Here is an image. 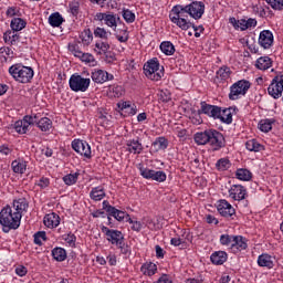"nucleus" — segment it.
Masks as SVG:
<instances>
[{
	"instance_id": "nucleus-1",
	"label": "nucleus",
	"mask_w": 283,
	"mask_h": 283,
	"mask_svg": "<svg viewBox=\"0 0 283 283\" xmlns=\"http://www.w3.org/2000/svg\"><path fill=\"white\" fill-rule=\"evenodd\" d=\"M193 140L198 145H210L212 151H220L227 147V139L224 135L216 129H206L203 132L196 133Z\"/></svg>"
},
{
	"instance_id": "nucleus-2",
	"label": "nucleus",
	"mask_w": 283,
	"mask_h": 283,
	"mask_svg": "<svg viewBox=\"0 0 283 283\" xmlns=\"http://www.w3.org/2000/svg\"><path fill=\"white\" fill-rule=\"evenodd\" d=\"M21 218H23L21 212L14 211L12 207L7 205L1 210L2 231L4 233H10L11 229L17 230L19 227H21Z\"/></svg>"
},
{
	"instance_id": "nucleus-3",
	"label": "nucleus",
	"mask_w": 283,
	"mask_h": 283,
	"mask_svg": "<svg viewBox=\"0 0 283 283\" xmlns=\"http://www.w3.org/2000/svg\"><path fill=\"white\" fill-rule=\"evenodd\" d=\"M188 18L189 9L182 4L175 6L169 14L170 21L180 28V30H189L191 28V21L187 20Z\"/></svg>"
},
{
	"instance_id": "nucleus-4",
	"label": "nucleus",
	"mask_w": 283,
	"mask_h": 283,
	"mask_svg": "<svg viewBox=\"0 0 283 283\" xmlns=\"http://www.w3.org/2000/svg\"><path fill=\"white\" fill-rule=\"evenodd\" d=\"M102 231L106 235L107 241L114 247H117L123 255H129V253H132L129 245L125 243V235L122 231L109 229L107 227H102Z\"/></svg>"
},
{
	"instance_id": "nucleus-5",
	"label": "nucleus",
	"mask_w": 283,
	"mask_h": 283,
	"mask_svg": "<svg viewBox=\"0 0 283 283\" xmlns=\"http://www.w3.org/2000/svg\"><path fill=\"white\" fill-rule=\"evenodd\" d=\"M9 74L18 83H30L34 78V70L31 66H25L21 63L13 64L9 67Z\"/></svg>"
},
{
	"instance_id": "nucleus-6",
	"label": "nucleus",
	"mask_w": 283,
	"mask_h": 283,
	"mask_svg": "<svg viewBox=\"0 0 283 283\" xmlns=\"http://www.w3.org/2000/svg\"><path fill=\"white\" fill-rule=\"evenodd\" d=\"M102 205L104 211H106L108 216V222L112 220V218H115V220L118 222L126 220V222H129V224H134L135 221L132 219V217H129V214H127V212L116 209V207L109 205V201L104 200Z\"/></svg>"
},
{
	"instance_id": "nucleus-7",
	"label": "nucleus",
	"mask_w": 283,
	"mask_h": 283,
	"mask_svg": "<svg viewBox=\"0 0 283 283\" xmlns=\"http://www.w3.org/2000/svg\"><path fill=\"white\" fill-rule=\"evenodd\" d=\"M160 63L158 59H153L144 65V73L150 81H160L165 76V72L160 70Z\"/></svg>"
},
{
	"instance_id": "nucleus-8",
	"label": "nucleus",
	"mask_w": 283,
	"mask_h": 283,
	"mask_svg": "<svg viewBox=\"0 0 283 283\" xmlns=\"http://www.w3.org/2000/svg\"><path fill=\"white\" fill-rule=\"evenodd\" d=\"M91 83L92 80L83 77L78 74L71 75L69 80V85L72 92H87Z\"/></svg>"
},
{
	"instance_id": "nucleus-9",
	"label": "nucleus",
	"mask_w": 283,
	"mask_h": 283,
	"mask_svg": "<svg viewBox=\"0 0 283 283\" xmlns=\"http://www.w3.org/2000/svg\"><path fill=\"white\" fill-rule=\"evenodd\" d=\"M251 87V82L247 80H240L230 87L229 98L230 101H238L240 96H244Z\"/></svg>"
},
{
	"instance_id": "nucleus-10",
	"label": "nucleus",
	"mask_w": 283,
	"mask_h": 283,
	"mask_svg": "<svg viewBox=\"0 0 283 283\" xmlns=\"http://www.w3.org/2000/svg\"><path fill=\"white\" fill-rule=\"evenodd\" d=\"M140 176L146 178V180H155L156 182H165L167 180V174L163 170H153L149 168L140 167L139 168Z\"/></svg>"
},
{
	"instance_id": "nucleus-11",
	"label": "nucleus",
	"mask_w": 283,
	"mask_h": 283,
	"mask_svg": "<svg viewBox=\"0 0 283 283\" xmlns=\"http://www.w3.org/2000/svg\"><path fill=\"white\" fill-rule=\"evenodd\" d=\"M283 92V75H276L268 87V94L272 98H280Z\"/></svg>"
},
{
	"instance_id": "nucleus-12",
	"label": "nucleus",
	"mask_w": 283,
	"mask_h": 283,
	"mask_svg": "<svg viewBox=\"0 0 283 283\" xmlns=\"http://www.w3.org/2000/svg\"><path fill=\"white\" fill-rule=\"evenodd\" d=\"M95 21H104V24L107 25V28L116 30V28H118V21H120V18L118 14L99 12L95 14Z\"/></svg>"
},
{
	"instance_id": "nucleus-13",
	"label": "nucleus",
	"mask_w": 283,
	"mask_h": 283,
	"mask_svg": "<svg viewBox=\"0 0 283 283\" xmlns=\"http://www.w3.org/2000/svg\"><path fill=\"white\" fill-rule=\"evenodd\" d=\"M72 149L80 154V156H84V158H92V147L85 140L75 139L72 142Z\"/></svg>"
},
{
	"instance_id": "nucleus-14",
	"label": "nucleus",
	"mask_w": 283,
	"mask_h": 283,
	"mask_svg": "<svg viewBox=\"0 0 283 283\" xmlns=\"http://www.w3.org/2000/svg\"><path fill=\"white\" fill-rule=\"evenodd\" d=\"M188 13L191 19H202V14H205V2L202 1H192L190 4H187Z\"/></svg>"
},
{
	"instance_id": "nucleus-15",
	"label": "nucleus",
	"mask_w": 283,
	"mask_h": 283,
	"mask_svg": "<svg viewBox=\"0 0 283 283\" xmlns=\"http://www.w3.org/2000/svg\"><path fill=\"white\" fill-rule=\"evenodd\" d=\"M201 108L198 111V114H206V116H209L210 118H213L214 120H218L220 116V106L210 105L207 104V102L200 103Z\"/></svg>"
},
{
	"instance_id": "nucleus-16",
	"label": "nucleus",
	"mask_w": 283,
	"mask_h": 283,
	"mask_svg": "<svg viewBox=\"0 0 283 283\" xmlns=\"http://www.w3.org/2000/svg\"><path fill=\"white\" fill-rule=\"evenodd\" d=\"M69 50L73 53V56H76V59H80L83 63H94L95 61L94 55L84 53L76 44H70Z\"/></svg>"
},
{
	"instance_id": "nucleus-17",
	"label": "nucleus",
	"mask_w": 283,
	"mask_h": 283,
	"mask_svg": "<svg viewBox=\"0 0 283 283\" xmlns=\"http://www.w3.org/2000/svg\"><path fill=\"white\" fill-rule=\"evenodd\" d=\"M217 209L223 218H232V216H235V209L224 199L219 200Z\"/></svg>"
},
{
	"instance_id": "nucleus-18",
	"label": "nucleus",
	"mask_w": 283,
	"mask_h": 283,
	"mask_svg": "<svg viewBox=\"0 0 283 283\" xmlns=\"http://www.w3.org/2000/svg\"><path fill=\"white\" fill-rule=\"evenodd\" d=\"M229 197L238 202H240V200H247V188L242 185H233L229 189Z\"/></svg>"
},
{
	"instance_id": "nucleus-19",
	"label": "nucleus",
	"mask_w": 283,
	"mask_h": 283,
	"mask_svg": "<svg viewBox=\"0 0 283 283\" xmlns=\"http://www.w3.org/2000/svg\"><path fill=\"white\" fill-rule=\"evenodd\" d=\"M92 81L94 83H107V81H114V75L108 74L107 71H103V70H95L92 73Z\"/></svg>"
},
{
	"instance_id": "nucleus-20",
	"label": "nucleus",
	"mask_w": 283,
	"mask_h": 283,
	"mask_svg": "<svg viewBox=\"0 0 283 283\" xmlns=\"http://www.w3.org/2000/svg\"><path fill=\"white\" fill-rule=\"evenodd\" d=\"M259 44L261 48H264V50H269L271 45H273V33L269 30H264L259 35Z\"/></svg>"
},
{
	"instance_id": "nucleus-21",
	"label": "nucleus",
	"mask_w": 283,
	"mask_h": 283,
	"mask_svg": "<svg viewBox=\"0 0 283 283\" xmlns=\"http://www.w3.org/2000/svg\"><path fill=\"white\" fill-rule=\"evenodd\" d=\"M249 245L247 244V239L242 235H234V240L232 241L231 250L233 253H238V251H244Z\"/></svg>"
},
{
	"instance_id": "nucleus-22",
	"label": "nucleus",
	"mask_w": 283,
	"mask_h": 283,
	"mask_svg": "<svg viewBox=\"0 0 283 283\" xmlns=\"http://www.w3.org/2000/svg\"><path fill=\"white\" fill-rule=\"evenodd\" d=\"M44 226L49 229H55L59 224H61V217L59 214L52 212L44 217Z\"/></svg>"
},
{
	"instance_id": "nucleus-23",
	"label": "nucleus",
	"mask_w": 283,
	"mask_h": 283,
	"mask_svg": "<svg viewBox=\"0 0 283 283\" xmlns=\"http://www.w3.org/2000/svg\"><path fill=\"white\" fill-rule=\"evenodd\" d=\"M126 147L129 154H142L143 151V144L138 139H128Z\"/></svg>"
},
{
	"instance_id": "nucleus-24",
	"label": "nucleus",
	"mask_w": 283,
	"mask_h": 283,
	"mask_svg": "<svg viewBox=\"0 0 283 283\" xmlns=\"http://www.w3.org/2000/svg\"><path fill=\"white\" fill-rule=\"evenodd\" d=\"M259 266H265L266 269H273V256L268 253H263L258 258Z\"/></svg>"
},
{
	"instance_id": "nucleus-25",
	"label": "nucleus",
	"mask_w": 283,
	"mask_h": 283,
	"mask_svg": "<svg viewBox=\"0 0 283 283\" xmlns=\"http://www.w3.org/2000/svg\"><path fill=\"white\" fill-rule=\"evenodd\" d=\"M210 260H211L212 264L220 265L223 262H227L228 254L224 251H217L211 254Z\"/></svg>"
},
{
	"instance_id": "nucleus-26",
	"label": "nucleus",
	"mask_w": 283,
	"mask_h": 283,
	"mask_svg": "<svg viewBox=\"0 0 283 283\" xmlns=\"http://www.w3.org/2000/svg\"><path fill=\"white\" fill-rule=\"evenodd\" d=\"M218 120L226 123V125H231L233 123V115L231 114V108H220V116Z\"/></svg>"
},
{
	"instance_id": "nucleus-27",
	"label": "nucleus",
	"mask_w": 283,
	"mask_h": 283,
	"mask_svg": "<svg viewBox=\"0 0 283 283\" xmlns=\"http://www.w3.org/2000/svg\"><path fill=\"white\" fill-rule=\"evenodd\" d=\"M91 200L98 202L105 198V189L103 187H95L90 192Z\"/></svg>"
},
{
	"instance_id": "nucleus-28",
	"label": "nucleus",
	"mask_w": 283,
	"mask_h": 283,
	"mask_svg": "<svg viewBox=\"0 0 283 283\" xmlns=\"http://www.w3.org/2000/svg\"><path fill=\"white\" fill-rule=\"evenodd\" d=\"M273 65V61L269 56H261L255 62V67L258 70H269Z\"/></svg>"
},
{
	"instance_id": "nucleus-29",
	"label": "nucleus",
	"mask_w": 283,
	"mask_h": 283,
	"mask_svg": "<svg viewBox=\"0 0 283 283\" xmlns=\"http://www.w3.org/2000/svg\"><path fill=\"white\" fill-rule=\"evenodd\" d=\"M64 21L63 15L59 12H54L49 17V23L52 28H61Z\"/></svg>"
},
{
	"instance_id": "nucleus-30",
	"label": "nucleus",
	"mask_w": 283,
	"mask_h": 283,
	"mask_svg": "<svg viewBox=\"0 0 283 283\" xmlns=\"http://www.w3.org/2000/svg\"><path fill=\"white\" fill-rule=\"evenodd\" d=\"M18 31H7L3 34V41L7 43V45H12L19 41V34L17 33Z\"/></svg>"
},
{
	"instance_id": "nucleus-31",
	"label": "nucleus",
	"mask_w": 283,
	"mask_h": 283,
	"mask_svg": "<svg viewBox=\"0 0 283 283\" xmlns=\"http://www.w3.org/2000/svg\"><path fill=\"white\" fill-rule=\"evenodd\" d=\"M245 148L248 149V151L258 153V151H263L264 146L255 139H250L245 143Z\"/></svg>"
},
{
	"instance_id": "nucleus-32",
	"label": "nucleus",
	"mask_w": 283,
	"mask_h": 283,
	"mask_svg": "<svg viewBox=\"0 0 283 283\" xmlns=\"http://www.w3.org/2000/svg\"><path fill=\"white\" fill-rule=\"evenodd\" d=\"M52 255L56 260V262H65L67 259V252L63 248H54L52 250Z\"/></svg>"
},
{
	"instance_id": "nucleus-33",
	"label": "nucleus",
	"mask_w": 283,
	"mask_h": 283,
	"mask_svg": "<svg viewBox=\"0 0 283 283\" xmlns=\"http://www.w3.org/2000/svg\"><path fill=\"white\" fill-rule=\"evenodd\" d=\"M156 271H158L156 263H145L142 266V273H144V275H148L149 277H151V275H156Z\"/></svg>"
},
{
	"instance_id": "nucleus-34",
	"label": "nucleus",
	"mask_w": 283,
	"mask_h": 283,
	"mask_svg": "<svg viewBox=\"0 0 283 283\" xmlns=\"http://www.w3.org/2000/svg\"><path fill=\"white\" fill-rule=\"evenodd\" d=\"M13 211H18L19 213L25 211L28 209V201L24 198H20L13 201V206L11 207Z\"/></svg>"
},
{
	"instance_id": "nucleus-35",
	"label": "nucleus",
	"mask_w": 283,
	"mask_h": 283,
	"mask_svg": "<svg viewBox=\"0 0 283 283\" xmlns=\"http://www.w3.org/2000/svg\"><path fill=\"white\" fill-rule=\"evenodd\" d=\"M160 50L164 54H166V56H171L176 52L174 43L169 41L161 42Z\"/></svg>"
},
{
	"instance_id": "nucleus-36",
	"label": "nucleus",
	"mask_w": 283,
	"mask_h": 283,
	"mask_svg": "<svg viewBox=\"0 0 283 283\" xmlns=\"http://www.w3.org/2000/svg\"><path fill=\"white\" fill-rule=\"evenodd\" d=\"M36 127H39L41 132H50V128L52 127V120L49 117L39 118Z\"/></svg>"
},
{
	"instance_id": "nucleus-37",
	"label": "nucleus",
	"mask_w": 283,
	"mask_h": 283,
	"mask_svg": "<svg viewBox=\"0 0 283 283\" xmlns=\"http://www.w3.org/2000/svg\"><path fill=\"white\" fill-rule=\"evenodd\" d=\"M27 22L25 20L21 19V18H13L11 20V29L14 32H21V30H23V28H25Z\"/></svg>"
},
{
	"instance_id": "nucleus-38",
	"label": "nucleus",
	"mask_w": 283,
	"mask_h": 283,
	"mask_svg": "<svg viewBox=\"0 0 283 283\" xmlns=\"http://www.w3.org/2000/svg\"><path fill=\"white\" fill-rule=\"evenodd\" d=\"M229 23H231L234 30H241V32H244V30H247L245 19L237 20L235 18H230Z\"/></svg>"
},
{
	"instance_id": "nucleus-39",
	"label": "nucleus",
	"mask_w": 283,
	"mask_h": 283,
	"mask_svg": "<svg viewBox=\"0 0 283 283\" xmlns=\"http://www.w3.org/2000/svg\"><path fill=\"white\" fill-rule=\"evenodd\" d=\"M114 31L115 36L119 43H127V41H129V33L127 32V29H115Z\"/></svg>"
},
{
	"instance_id": "nucleus-40",
	"label": "nucleus",
	"mask_w": 283,
	"mask_h": 283,
	"mask_svg": "<svg viewBox=\"0 0 283 283\" xmlns=\"http://www.w3.org/2000/svg\"><path fill=\"white\" fill-rule=\"evenodd\" d=\"M231 77V69L229 66H221L217 71V78H220L221 81H227Z\"/></svg>"
},
{
	"instance_id": "nucleus-41",
	"label": "nucleus",
	"mask_w": 283,
	"mask_h": 283,
	"mask_svg": "<svg viewBox=\"0 0 283 283\" xmlns=\"http://www.w3.org/2000/svg\"><path fill=\"white\" fill-rule=\"evenodd\" d=\"M80 39L84 45H90L94 39V35L90 29H86L81 33Z\"/></svg>"
},
{
	"instance_id": "nucleus-42",
	"label": "nucleus",
	"mask_w": 283,
	"mask_h": 283,
	"mask_svg": "<svg viewBox=\"0 0 283 283\" xmlns=\"http://www.w3.org/2000/svg\"><path fill=\"white\" fill-rule=\"evenodd\" d=\"M12 169L14 174H25V169H28V165L25 161H12Z\"/></svg>"
},
{
	"instance_id": "nucleus-43",
	"label": "nucleus",
	"mask_w": 283,
	"mask_h": 283,
	"mask_svg": "<svg viewBox=\"0 0 283 283\" xmlns=\"http://www.w3.org/2000/svg\"><path fill=\"white\" fill-rule=\"evenodd\" d=\"M259 129L268 134V132H271V129H273V122H271V119H261L259 122Z\"/></svg>"
},
{
	"instance_id": "nucleus-44",
	"label": "nucleus",
	"mask_w": 283,
	"mask_h": 283,
	"mask_svg": "<svg viewBox=\"0 0 283 283\" xmlns=\"http://www.w3.org/2000/svg\"><path fill=\"white\" fill-rule=\"evenodd\" d=\"M234 240L235 235L222 234L220 237V244H222L223 247H230V249H232Z\"/></svg>"
},
{
	"instance_id": "nucleus-45",
	"label": "nucleus",
	"mask_w": 283,
	"mask_h": 283,
	"mask_svg": "<svg viewBox=\"0 0 283 283\" xmlns=\"http://www.w3.org/2000/svg\"><path fill=\"white\" fill-rule=\"evenodd\" d=\"M235 176L238 180L249 181L251 179V171H249L248 169L241 168L237 170Z\"/></svg>"
},
{
	"instance_id": "nucleus-46",
	"label": "nucleus",
	"mask_w": 283,
	"mask_h": 283,
	"mask_svg": "<svg viewBox=\"0 0 283 283\" xmlns=\"http://www.w3.org/2000/svg\"><path fill=\"white\" fill-rule=\"evenodd\" d=\"M14 129L18 134H28V124H25V119H21L15 122Z\"/></svg>"
},
{
	"instance_id": "nucleus-47",
	"label": "nucleus",
	"mask_w": 283,
	"mask_h": 283,
	"mask_svg": "<svg viewBox=\"0 0 283 283\" xmlns=\"http://www.w3.org/2000/svg\"><path fill=\"white\" fill-rule=\"evenodd\" d=\"M216 167L219 171H227L231 167V161L227 158H221L217 161Z\"/></svg>"
},
{
	"instance_id": "nucleus-48",
	"label": "nucleus",
	"mask_w": 283,
	"mask_h": 283,
	"mask_svg": "<svg viewBox=\"0 0 283 283\" xmlns=\"http://www.w3.org/2000/svg\"><path fill=\"white\" fill-rule=\"evenodd\" d=\"M39 118H40L39 114L27 115L23 117L28 128H30V125H38Z\"/></svg>"
},
{
	"instance_id": "nucleus-49",
	"label": "nucleus",
	"mask_w": 283,
	"mask_h": 283,
	"mask_svg": "<svg viewBox=\"0 0 283 283\" xmlns=\"http://www.w3.org/2000/svg\"><path fill=\"white\" fill-rule=\"evenodd\" d=\"M123 19L126 21V23H134V21H136V14L129 9H125L123 11Z\"/></svg>"
},
{
	"instance_id": "nucleus-50",
	"label": "nucleus",
	"mask_w": 283,
	"mask_h": 283,
	"mask_svg": "<svg viewBox=\"0 0 283 283\" xmlns=\"http://www.w3.org/2000/svg\"><path fill=\"white\" fill-rule=\"evenodd\" d=\"M77 180H78V174H70L63 177V181L67 186L76 185Z\"/></svg>"
},
{
	"instance_id": "nucleus-51",
	"label": "nucleus",
	"mask_w": 283,
	"mask_h": 283,
	"mask_svg": "<svg viewBox=\"0 0 283 283\" xmlns=\"http://www.w3.org/2000/svg\"><path fill=\"white\" fill-rule=\"evenodd\" d=\"M94 36H96L97 39H105V40H107L109 34L107 33V31L104 28L97 27L94 30Z\"/></svg>"
},
{
	"instance_id": "nucleus-52",
	"label": "nucleus",
	"mask_w": 283,
	"mask_h": 283,
	"mask_svg": "<svg viewBox=\"0 0 283 283\" xmlns=\"http://www.w3.org/2000/svg\"><path fill=\"white\" fill-rule=\"evenodd\" d=\"M95 48L99 50V54H107L109 52V43L107 42H96Z\"/></svg>"
},
{
	"instance_id": "nucleus-53",
	"label": "nucleus",
	"mask_w": 283,
	"mask_h": 283,
	"mask_svg": "<svg viewBox=\"0 0 283 283\" xmlns=\"http://www.w3.org/2000/svg\"><path fill=\"white\" fill-rule=\"evenodd\" d=\"M158 98L161 103H169L171 101V93L169 91H160L158 93Z\"/></svg>"
},
{
	"instance_id": "nucleus-54",
	"label": "nucleus",
	"mask_w": 283,
	"mask_h": 283,
	"mask_svg": "<svg viewBox=\"0 0 283 283\" xmlns=\"http://www.w3.org/2000/svg\"><path fill=\"white\" fill-rule=\"evenodd\" d=\"M273 10H283V0H265Z\"/></svg>"
},
{
	"instance_id": "nucleus-55",
	"label": "nucleus",
	"mask_w": 283,
	"mask_h": 283,
	"mask_svg": "<svg viewBox=\"0 0 283 283\" xmlns=\"http://www.w3.org/2000/svg\"><path fill=\"white\" fill-rule=\"evenodd\" d=\"M154 145H157L158 149H167L169 143L165 137H159L154 142Z\"/></svg>"
},
{
	"instance_id": "nucleus-56",
	"label": "nucleus",
	"mask_w": 283,
	"mask_h": 283,
	"mask_svg": "<svg viewBox=\"0 0 283 283\" xmlns=\"http://www.w3.org/2000/svg\"><path fill=\"white\" fill-rule=\"evenodd\" d=\"M41 240H43L44 242H45V240H48L45 231H39V232H36L34 234V242H35V244L41 245L42 244Z\"/></svg>"
},
{
	"instance_id": "nucleus-57",
	"label": "nucleus",
	"mask_w": 283,
	"mask_h": 283,
	"mask_svg": "<svg viewBox=\"0 0 283 283\" xmlns=\"http://www.w3.org/2000/svg\"><path fill=\"white\" fill-rule=\"evenodd\" d=\"M70 7V11L72 13L73 17H76V14H78V9H80V4L77 1H73L69 4Z\"/></svg>"
},
{
	"instance_id": "nucleus-58",
	"label": "nucleus",
	"mask_w": 283,
	"mask_h": 283,
	"mask_svg": "<svg viewBox=\"0 0 283 283\" xmlns=\"http://www.w3.org/2000/svg\"><path fill=\"white\" fill-rule=\"evenodd\" d=\"M15 273L20 277H24V275H28V268H25L24 265H18L15 268Z\"/></svg>"
},
{
	"instance_id": "nucleus-59",
	"label": "nucleus",
	"mask_w": 283,
	"mask_h": 283,
	"mask_svg": "<svg viewBox=\"0 0 283 283\" xmlns=\"http://www.w3.org/2000/svg\"><path fill=\"white\" fill-rule=\"evenodd\" d=\"M105 54V61L106 63H114L116 61V53L112 51H107Z\"/></svg>"
},
{
	"instance_id": "nucleus-60",
	"label": "nucleus",
	"mask_w": 283,
	"mask_h": 283,
	"mask_svg": "<svg viewBox=\"0 0 283 283\" xmlns=\"http://www.w3.org/2000/svg\"><path fill=\"white\" fill-rule=\"evenodd\" d=\"M65 242H67V244H70V247H74V244H76V235L74 234H67L64 238Z\"/></svg>"
},
{
	"instance_id": "nucleus-61",
	"label": "nucleus",
	"mask_w": 283,
	"mask_h": 283,
	"mask_svg": "<svg viewBox=\"0 0 283 283\" xmlns=\"http://www.w3.org/2000/svg\"><path fill=\"white\" fill-rule=\"evenodd\" d=\"M50 186V179L48 178H41L39 181H38V187H41V189H45V187H49Z\"/></svg>"
},
{
	"instance_id": "nucleus-62",
	"label": "nucleus",
	"mask_w": 283,
	"mask_h": 283,
	"mask_svg": "<svg viewBox=\"0 0 283 283\" xmlns=\"http://www.w3.org/2000/svg\"><path fill=\"white\" fill-rule=\"evenodd\" d=\"M138 112V108H136L135 105H130L124 113L127 114L128 116H136Z\"/></svg>"
},
{
	"instance_id": "nucleus-63",
	"label": "nucleus",
	"mask_w": 283,
	"mask_h": 283,
	"mask_svg": "<svg viewBox=\"0 0 283 283\" xmlns=\"http://www.w3.org/2000/svg\"><path fill=\"white\" fill-rule=\"evenodd\" d=\"M157 283H174V281H171V277H169V275L163 274V275L158 279Z\"/></svg>"
},
{
	"instance_id": "nucleus-64",
	"label": "nucleus",
	"mask_w": 283,
	"mask_h": 283,
	"mask_svg": "<svg viewBox=\"0 0 283 283\" xmlns=\"http://www.w3.org/2000/svg\"><path fill=\"white\" fill-rule=\"evenodd\" d=\"M170 244H172V247H180V244H185V241L180 238H172Z\"/></svg>"
}]
</instances>
